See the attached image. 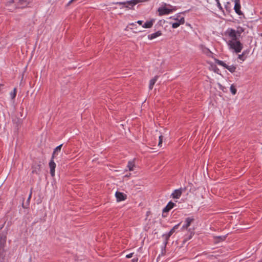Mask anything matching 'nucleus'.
I'll return each mask as SVG.
<instances>
[{"label": "nucleus", "mask_w": 262, "mask_h": 262, "mask_svg": "<svg viewBox=\"0 0 262 262\" xmlns=\"http://www.w3.org/2000/svg\"><path fill=\"white\" fill-rule=\"evenodd\" d=\"M180 224H181V223L176 225L174 227H173L172 229H174V231H176V229H177L178 228V227L180 226Z\"/></svg>", "instance_id": "35"}, {"label": "nucleus", "mask_w": 262, "mask_h": 262, "mask_svg": "<svg viewBox=\"0 0 262 262\" xmlns=\"http://www.w3.org/2000/svg\"><path fill=\"white\" fill-rule=\"evenodd\" d=\"M250 50H246L243 52L242 53H243L244 55H245V56L247 57L249 54Z\"/></svg>", "instance_id": "33"}, {"label": "nucleus", "mask_w": 262, "mask_h": 262, "mask_svg": "<svg viewBox=\"0 0 262 262\" xmlns=\"http://www.w3.org/2000/svg\"><path fill=\"white\" fill-rule=\"evenodd\" d=\"M194 220L193 217H187L185 221V224L186 226L189 227L191 223Z\"/></svg>", "instance_id": "19"}, {"label": "nucleus", "mask_w": 262, "mask_h": 262, "mask_svg": "<svg viewBox=\"0 0 262 262\" xmlns=\"http://www.w3.org/2000/svg\"><path fill=\"white\" fill-rule=\"evenodd\" d=\"M170 236H171V235L168 233L164 234L162 235V237L165 239V241L164 242V246L163 247V251L162 252V254L164 253L163 251L165 252V247H166V245L168 243V241Z\"/></svg>", "instance_id": "15"}, {"label": "nucleus", "mask_w": 262, "mask_h": 262, "mask_svg": "<svg viewBox=\"0 0 262 262\" xmlns=\"http://www.w3.org/2000/svg\"><path fill=\"white\" fill-rule=\"evenodd\" d=\"M174 232V229L172 228L168 233L171 236Z\"/></svg>", "instance_id": "37"}, {"label": "nucleus", "mask_w": 262, "mask_h": 262, "mask_svg": "<svg viewBox=\"0 0 262 262\" xmlns=\"http://www.w3.org/2000/svg\"><path fill=\"white\" fill-rule=\"evenodd\" d=\"M49 165L50 168V174L51 176L53 177L55 176L56 164L54 162V159H52V157L51 158Z\"/></svg>", "instance_id": "9"}, {"label": "nucleus", "mask_w": 262, "mask_h": 262, "mask_svg": "<svg viewBox=\"0 0 262 262\" xmlns=\"http://www.w3.org/2000/svg\"><path fill=\"white\" fill-rule=\"evenodd\" d=\"M188 228V227L186 226V225H185V224H184V225H183L182 227V229L183 230H184V229H187Z\"/></svg>", "instance_id": "39"}, {"label": "nucleus", "mask_w": 262, "mask_h": 262, "mask_svg": "<svg viewBox=\"0 0 262 262\" xmlns=\"http://www.w3.org/2000/svg\"><path fill=\"white\" fill-rule=\"evenodd\" d=\"M176 206V204L175 203L172 202L171 201L169 202L166 207H165L162 210V217H166L167 213L169 211V210Z\"/></svg>", "instance_id": "5"}, {"label": "nucleus", "mask_w": 262, "mask_h": 262, "mask_svg": "<svg viewBox=\"0 0 262 262\" xmlns=\"http://www.w3.org/2000/svg\"><path fill=\"white\" fill-rule=\"evenodd\" d=\"M258 262H262V258Z\"/></svg>", "instance_id": "44"}, {"label": "nucleus", "mask_w": 262, "mask_h": 262, "mask_svg": "<svg viewBox=\"0 0 262 262\" xmlns=\"http://www.w3.org/2000/svg\"><path fill=\"white\" fill-rule=\"evenodd\" d=\"M62 146V144H60V145H58V146H57L55 148V149L53 152L52 156V159L54 158L56 152H58V151H60Z\"/></svg>", "instance_id": "21"}, {"label": "nucleus", "mask_w": 262, "mask_h": 262, "mask_svg": "<svg viewBox=\"0 0 262 262\" xmlns=\"http://www.w3.org/2000/svg\"><path fill=\"white\" fill-rule=\"evenodd\" d=\"M14 3V0H11V1H9L7 2L6 4V6L7 7H9L12 4H13Z\"/></svg>", "instance_id": "34"}, {"label": "nucleus", "mask_w": 262, "mask_h": 262, "mask_svg": "<svg viewBox=\"0 0 262 262\" xmlns=\"http://www.w3.org/2000/svg\"><path fill=\"white\" fill-rule=\"evenodd\" d=\"M162 35V33L161 31H158L155 33H152L148 35V38L150 40H152L155 39L159 36H160Z\"/></svg>", "instance_id": "12"}, {"label": "nucleus", "mask_w": 262, "mask_h": 262, "mask_svg": "<svg viewBox=\"0 0 262 262\" xmlns=\"http://www.w3.org/2000/svg\"><path fill=\"white\" fill-rule=\"evenodd\" d=\"M115 196L116 198L117 202H121L124 201L127 198V195L123 192L117 191L115 193Z\"/></svg>", "instance_id": "10"}, {"label": "nucleus", "mask_w": 262, "mask_h": 262, "mask_svg": "<svg viewBox=\"0 0 262 262\" xmlns=\"http://www.w3.org/2000/svg\"><path fill=\"white\" fill-rule=\"evenodd\" d=\"M143 22V21L142 20H138L137 21V23H138L140 25H142Z\"/></svg>", "instance_id": "41"}, {"label": "nucleus", "mask_w": 262, "mask_h": 262, "mask_svg": "<svg viewBox=\"0 0 262 262\" xmlns=\"http://www.w3.org/2000/svg\"><path fill=\"white\" fill-rule=\"evenodd\" d=\"M127 166L129 171H133L134 170V167L135 166L134 161H128Z\"/></svg>", "instance_id": "20"}, {"label": "nucleus", "mask_w": 262, "mask_h": 262, "mask_svg": "<svg viewBox=\"0 0 262 262\" xmlns=\"http://www.w3.org/2000/svg\"><path fill=\"white\" fill-rule=\"evenodd\" d=\"M16 95V89L14 88L13 91L11 92L10 96L12 99H14Z\"/></svg>", "instance_id": "25"}, {"label": "nucleus", "mask_w": 262, "mask_h": 262, "mask_svg": "<svg viewBox=\"0 0 262 262\" xmlns=\"http://www.w3.org/2000/svg\"><path fill=\"white\" fill-rule=\"evenodd\" d=\"M227 45L230 49L233 50L236 53L241 52L243 48V44L238 40H229Z\"/></svg>", "instance_id": "1"}, {"label": "nucleus", "mask_w": 262, "mask_h": 262, "mask_svg": "<svg viewBox=\"0 0 262 262\" xmlns=\"http://www.w3.org/2000/svg\"><path fill=\"white\" fill-rule=\"evenodd\" d=\"M241 3L235 4L234 7V10L236 13H237L238 15H243L242 11L241 10Z\"/></svg>", "instance_id": "14"}, {"label": "nucleus", "mask_w": 262, "mask_h": 262, "mask_svg": "<svg viewBox=\"0 0 262 262\" xmlns=\"http://www.w3.org/2000/svg\"><path fill=\"white\" fill-rule=\"evenodd\" d=\"M133 254H134V253H129L128 254H127L126 255V257L127 258H131L133 256Z\"/></svg>", "instance_id": "36"}, {"label": "nucleus", "mask_w": 262, "mask_h": 262, "mask_svg": "<svg viewBox=\"0 0 262 262\" xmlns=\"http://www.w3.org/2000/svg\"><path fill=\"white\" fill-rule=\"evenodd\" d=\"M32 190H33V188H32L30 190V193L29 194V195L28 196V198L27 200L26 203L25 204L24 201L22 203V207L24 208H27L29 206L30 199L31 198V196H32Z\"/></svg>", "instance_id": "13"}, {"label": "nucleus", "mask_w": 262, "mask_h": 262, "mask_svg": "<svg viewBox=\"0 0 262 262\" xmlns=\"http://www.w3.org/2000/svg\"><path fill=\"white\" fill-rule=\"evenodd\" d=\"M238 58L242 61H244L246 59V57L243 54V53H242V54L238 55Z\"/></svg>", "instance_id": "27"}, {"label": "nucleus", "mask_w": 262, "mask_h": 262, "mask_svg": "<svg viewBox=\"0 0 262 262\" xmlns=\"http://www.w3.org/2000/svg\"><path fill=\"white\" fill-rule=\"evenodd\" d=\"M230 5V2H227V4L225 5V9H226L227 11H230V8L229 6V5Z\"/></svg>", "instance_id": "32"}, {"label": "nucleus", "mask_w": 262, "mask_h": 262, "mask_svg": "<svg viewBox=\"0 0 262 262\" xmlns=\"http://www.w3.org/2000/svg\"><path fill=\"white\" fill-rule=\"evenodd\" d=\"M155 22V19H152L149 21H147L145 22L143 25L142 27L144 28H151L153 26L154 23Z\"/></svg>", "instance_id": "16"}, {"label": "nucleus", "mask_w": 262, "mask_h": 262, "mask_svg": "<svg viewBox=\"0 0 262 262\" xmlns=\"http://www.w3.org/2000/svg\"><path fill=\"white\" fill-rule=\"evenodd\" d=\"M181 17H181V15H180V14H177L176 15V18H174V19H175L176 20H177V21H178L179 23H180V22H181Z\"/></svg>", "instance_id": "29"}, {"label": "nucleus", "mask_w": 262, "mask_h": 262, "mask_svg": "<svg viewBox=\"0 0 262 262\" xmlns=\"http://www.w3.org/2000/svg\"><path fill=\"white\" fill-rule=\"evenodd\" d=\"M158 76H156L153 78H152L149 81V89L150 90H152L154 84L158 79Z\"/></svg>", "instance_id": "18"}, {"label": "nucleus", "mask_w": 262, "mask_h": 262, "mask_svg": "<svg viewBox=\"0 0 262 262\" xmlns=\"http://www.w3.org/2000/svg\"><path fill=\"white\" fill-rule=\"evenodd\" d=\"M163 137L162 135H160L159 137V143H158L159 146H162V142H163Z\"/></svg>", "instance_id": "30"}, {"label": "nucleus", "mask_w": 262, "mask_h": 262, "mask_svg": "<svg viewBox=\"0 0 262 262\" xmlns=\"http://www.w3.org/2000/svg\"><path fill=\"white\" fill-rule=\"evenodd\" d=\"M230 91L233 95H235L237 92L236 88L233 85H231L230 86Z\"/></svg>", "instance_id": "24"}, {"label": "nucleus", "mask_w": 262, "mask_h": 262, "mask_svg": "<svg viewBox=\"0 0 262 262\" xmlns=\"http://www.w3.org/2000/svg\"><path fill=\"white\" fill-rule=\"evenodd\" d=\"M226 34L231 38V40H237L238 35L234 29L228 28L226 31Z\"/></svg>", "instance_id": "6"}, {"label": "nucleus", "mask_w": 262, "mask_h": 262, "mask_svg": "<svg viewBox=\"0 0 262 262\" xmlns=\"http://www.w3.org/2000/svg\"><path fill=\"white\" fill-rule=\"evenodd\" d=\"M214 61L215 63L217 64L219 66L223 67L225 69L229 70L231 73H234V72H235L236 67L234 65L228 66L227 64H226L224 61L217 59H214Z\"/></svg>", "instance_id": "3"}, {"label": "nucleus", "mask_w": 262, "mask_h": 262, "mask_svg": "<svg viewBox=\"0 0 262 262\" xmlns=\"http://www.w3.org/2000/svg\"><path fill=\"white\" fill-rule=\"evenodd\" d=\"M166 5V4H164V6H162L158 8V11L159 12V15L162 16L167 15L172 12L173 10L174 11L176 10L175 8H173L172 9L167 8L165 7Z\"/></svg>", "instance_id": "4"}, {"label": "nucleus", "mask_w": 262, "mask_h": 262, "mask_svg": "<svg viewBox=\"0 0 262 262\" xmlns=\"http://www.w3.org/2000/svg\"><path fill=\"white\" fill-rule=\"evenodd\" d=\"M31 169V173L32 174H39L41 171V164L35 163L32 166Z\"/></svg>", "instance_id": "8"}, {"label": "nucleus", "mask_w": 262, "mask_h": 262, "mask_svg": "<svg viewBox=\"0 0 262 262\" xmlns=\"http://www.w3.org/2000/svg\"><path fill=\"white\" fill-rule=\"evenodd\" d=\"M215 2L216 3V5H217V8L221 10H223V7L220 2V1L219 0H215Z\"/></svg>", "instance_id": "28"}, {"label": "nucleus", "mask_w": 262, "mask_h": 262, "mask_svg": "<svg viewBox=\"0 0 262 262\" xmlns=\"http://www.w3.org/2000/svg\"><path fill=\"white\" fill-rule=\"evenodd\" d=\"M226 237H227V235H222V236H215L214 238L218 239L216 241L217 242H222V241H225L226 239Z\"/></svg>", "instance_id": "22"}, {"label": "nucleus", "mask_w": 262, "mask_h": 262, "mask_svg": "<svg viewBox=\"0 0 262 262\" xmlns=\"http://www.w3.org/2000/svg\"><path fill=\"white\" fill-rule=\"evenodd\" d=\"M181 22L179 23L178 21H177L176 23H174L172 24V27L173 28H177L178 27H179L181 25L184 24L185 23V18L184 17H182L181 18Z\"/></svg>", "instance_id": "17"}, {"label": "nucleus", "mask_w": 262, "mask_h": 262, "mask_svg": "<svg viewBox=\"0 0 262 262\" xmlns=\"http://www.w3.org/2000/svg\"><path fill=\"white\" fill-rule=\"evenodd\" d=\"M232 2H234L235 4L241 3V0H232Z\"/></svg>", "instance_id": "40"}, {"label": "nucleus", "mask_w": 262, "mask_h": 262, "mask_svg": "<svg viewBox=\"0 0 262 262\" xmlns=\"http://www.w3.org/2000/svg\"><path fill=\"white\" fill-rule=\"evenodd\" d=\"M184 190V189H183L182 188H179L178 189H176L171 194V196L173 199H179L181 197L182 192Z\"/></svg>", "instance_id": "11"}, {"label": "nucleus", "mask_w": 262, "mask_h": 262, "mask_svg": "<svg viewBox=\"0 0 262 262\" xmlns=\"http://www.w3.org/2000/svg\"><path fill=\"white\" fill-rule=\"evenodd\" d=\"M138 258H134L132 259V262H138Z\"/></svg>", "instance_id": "38"}, {"label": "nucleus", "mask_w": 262, "mask_h": 262, "mask_svg": "<svg viewBox=\"0 0 262 262\" xmlns=\"http://www.w3.org/2000/svg\"><path fill=\"white\" fill-rule=\"evenodd\" d=\"M130 25L131 26H134V25H136L135 23H132L130 24Z\"/></svg>", "instance_id": "42"}, {"label": "nucleus", "mask_w": 262, "mask_h": 262, "mask_svg": "<svg viewBox=\"0 0 262 262\" xmlns=\"http://www.w3.org/2000/svg\"><path fill=\"white\" fill-rule=\"evenodd\" d=\"M245 31V29L241 27H238L237 28V30L236 31L238 36H240L241 34L244 32Z\"/></svg>", "instance_id": "23"}, {"label": "nucleus", "mask_w": 262, "mask_h": 262, "mask_svg": "<svg viewBox=\"0 0 262 262\" xmlns=\"http://www.w3.org/2000/svg\"><path fill=\"white\" fill-rule=\"evenodd\" d=\"M31 2L32 0H18L15 8L9 9V10L12 12L15 9H24L27 8Z\"/></svg>", "instance_id": "2"}, {"label": "nucleus", "mask_w": 262, "mask_h": 262, "mask_svg": "<svg viewBox=\"0 0 262 262\" xmlns=\"http://www.w3.org/2000/svg\"><path fill=\"white\" fill-rule=\"evenodd\" d=\"M193 235H194V232H191L190 233V234H189L187 237H186L184 239V242H187V241H188V240L190 239L192 237V236H193Z\"/></svg>", "instance_id": "26"}, {"label": "nucleus", "mask_w": 262, "mask_h": 262, "mask_svg": "<svg viewBox=\"0 0 262 262\" xmlns=\"http://www.w3.org/2000/svg\"><path fill=\"white\" fill-rule=\"evenodd\" d=\"M115 4L116 5H123L124 7H125V6L127 4V1L126 2H117Z\"/></svg>", "instance_id": "31"}, {"label": "nucleus", "mask_w": 262, "mask_h": 262, "mask_svg": "<svg viewBox=\"0 0 262 262\" xmlns=\"http://www.w3.org/2000/svg\"><path fill=\"white\" fill-rule=\"evenodd\" d=\"M130 175V173H129V174H126L125 176V177H129V176Z\"/></svg>", "instance_id": "43"}, {"label": "nucleus", "mask_w": 262, "mask_h": 262, "mask_svg": "<svg viewBox=\"0 0 262 262\" xmlns=\"http://www.w3.org/2000/svg\"><path fill=\"white\" fill-rule=\"evenodd\" d=\"M6 244V239L0 235V258L5 256L4 247Z\"/></svg>", "instance_id": "7"}]
</instances>
